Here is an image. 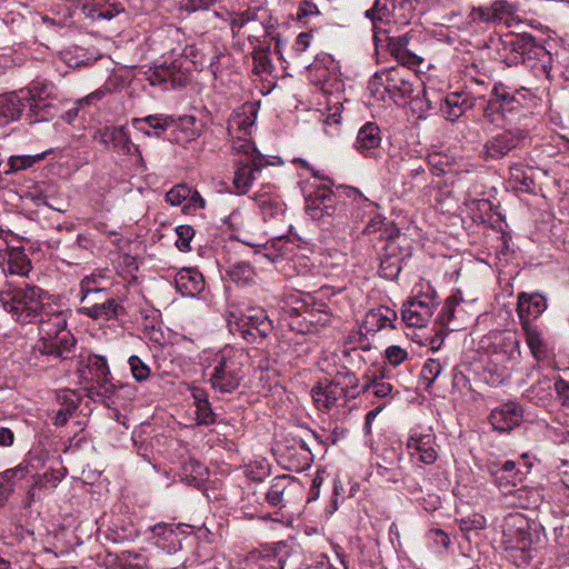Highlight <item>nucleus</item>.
<instances>
[{
  "mask_svg": "<svg viewBox=\"0 0 569 569\" xmlns=\"http://www.w3.org/2000/svg\"><path fill=\"white\" fill-rule=\"evenodd\" d=\"M248 360L243 349L224 347L216 352L207 367L211 388L221 393L238 389L246 377Z\"/></svg>",
  "mask_w": 569,
  "mask_h": 569,
  "instance_id": "obj_1",
  "label": "nucleus"
},
{
  "mask_svg": "<svg viewBox=\"0 0 569 569\" xmlns=\"http://www.w3.org/2000/svg\"><path fill=\"white\" fill-rule=\"evenodd\" d=\"M39 322V351L42 355L59 359H67L76 347V339L67 330V317L62 311L54 310L50 305L46 311L36 319Z\"/></svg>",
  "mask_w": 569,
  "mask_h": 569,
  "instance_id": "obj_2",
  "label": "nucleus"
},
{
  "mask_svg": "<svg viewBox=\"0 0 569 569\" xmlns=\"http://www.w3.org/2000/svg\"><path fill=\"white\" fill-rule=\"evenodd\" d=\"M49 300L50 295L37 286L0 290V306L21 323L36 321L51 305Z\"/></svg>",
  "mask_w": 569,
  "mask_h": 569,
  "instance_id": "obj_3",
  "label": "nucleus"
},
{
  "mask_svg": "<svg viewBox=\"0 0 569 569\" xmlns=\"http://www.w3.org/2000/svg\"><path fill=\"white\" fill-rule=\"evenodd\" d=\"M502 44L505 50L515 54L508 63L528 62L537 77L551 79L552 54L535 37L529 33L513 34L505 39Z\"/></svg>",
  "mask_w": 569,
  "mask_h": 569,
  "instance_id": "obj_4",
  "label": "nucleus"
},
{
  "mask_svg": "<svg viewBox=\"0 0 569 569\" xmlns=\"http://www.w3.org/2000/svg\"><path fill=\"white\" fill-rule=\"evenodd\" d=\"M521 357L520 341L515 335L502 337L493 347L485 367L483 379L492 386L498 387L508 381L511 377L513 366Z\"/></svg>",
  "mask_w": 569,
  "mask_h": 569,
  "instance_id": "obj_5",
  "label": "nucleus"
},
{
  "mask_svg": "<svg viewBox=\"0 0 569 569\" xmlns=\"http://www.w3.org/2000/svg\"><path fill=\"white\" fill-rule=\"evenodd\" d=\"M359 395V379L352 372H338L330 382L318 383L311 389L316 407L323 412H328L341 402L345 405Z\"/></svg>",
  "mask_w": 569,
  "mask_h": 569,
  "instance_id": "obj_6",
  "label": "nucleus"
},
{
  "mask_svg": "<svg viewBox=\"0 0 569 569\" xmlns=\"http://www.w3.org/2000/svg\"><path fill=\"white\" fill-rule=\"evenodd\" d=\"M227 323L231 333H239L249 343L263 340L273 330L272 320L260 307H250L244 312L230 309Z\"/></svg>",
  "mask_w": 569,
  "mask_h": 569,
  "instance_id": "obj_7",
  "label": "nucleus"
},
{
  "mask_svg": "<svg viewBox=\"0 0 569 569\" xmlns=\"http://www.w3.org/2000/svg\"><path fill=\"white\" fill-rule=\"evenodd\" d=\"M485 470L491 476L499 490L513 500L509 502L515 507L527 508L528 491L525 487L517 488L523 480V473L512 460H490L485 465Z\"/></svg>",
  "mask_w": 569,
  "mask_h": 569,
  "instance_id": "obj_8",
  "label": "nucleus"
},
{
  "mask_svg": "<svg viewBox=\"0 0 569 569\" xmlns=\"http://www.w3.org/2000/svg\"><path fill=\"white\" fill-rule=\"evenodd\" d=\"M79 371L82 380L91 383L86 390L87 396L92 400L103 402L116 395L117 386L111 381V372L104 357L90 355L86 370Z\"/></svg>",
  "mask_w": 569,
  "mask_h": 569,
  "instance_id": "obj_9",
  "label": "nucleus"
},
{
  "mask_svg": "<svg viewBox=\"0 0 569 569\" xmlns=\"http://www.w3.org/2000/svg\"><path fill=\"white\" fill-rule=\"evenodd\" d=\"M525 515L511 512L503 518L502 545L507 550L527 551L533 543L532 526Z\"/></svg>",
  "mask_w": 569,
  "mask_h": 569,
  "instance_id": "obj_10",
  "label": "nucleus"
},
{
  "mask_svg": "<svg viewBox=\"0 0 569 569\" xmlns=\"http://www.w3.org/2000/svg\"><path fill=\"white\" fill-rule=\"evenodd\" d=\"M438 299L437 291L430 284H427L426 291H420L403 305L401 310L402 321L408 327H425L438 306Z\"/></svg>",
  "mask_w": 569,
  "mask_h": 569,
  "instance_id": "obj_11",
  "label": "nucleus"
},
{
  "mask_svg": "<svg viewBox=\"0 0 569 569\" xmlns=\"http://www.w3.org/2000/svg\"><path fill=\"white\" fill-rule=\"evenodd\" d=\"M409 239L402 234L390 237L380 256L379 273L382 278L393 280L402 269V263L411 257Z\"/></svg>",
  "mask_w": 569,
  "mask_h": 569,
  "instance_id": "obj_12",
  "label": "nucleus"
},
{
  "mask_svg": "<svg viewBox=\"0 0 569 569\" xmlns=\"http://www.w3.org/2000/svg\"><path fill=\"white\" fill-rule=\"evenodd\" d=\"M518 11L519 6L517 2L493 0L487 4L472 7L468 17L472 22L506 24L510 27Z\"/></svg>",
  "mask_w": 569,
  "mask_h": 569,
  "instance_id": "obj_13",
  "label": "nucleus"
},
{
  "mask_svg": "<svg viewBox=\"0 0 569 569\" xmlns=\"http://www.w3.org/2000/svg\"><path fill=\"white\" fill-rule=\"evenodd\" d=\"M163 63L150 68L147 72V80L151 86H159L163 89H176L184 87L188 82L189 67L170 58Z\"/></svg>",
  "mask_w": 569,
  "mask_h": 569,
  "instance_id": "obj_14",
  "label": "nucleus"
},
{
  "mask_svg": "<svg viewBox=\"0 0 569 569\" xmlns=\"http://www.w3.org/2000/svg\"><path fill=\"white\" fill-rule=\"evenodd\" d=\"M527 90H512L503 83H496L491 90L492 97L483 106V116L493 121V116L501 112L503 116L512 113L522 108V102L518 96L525 97Z\"/></svg>",
  "mask_w": 569,
  "mask_h": 569,
  "instance_id": "obj_15",
  "label": "nucleus"
},
{
  "mask_svg": "<svg viewBox=\"0 0 569 569\" xmlns=\"http://www.w3.org/2000/svg\"><path fill=\"white\" fill-rule=\"evenodd\" d=\"M525 139L526 134L519 129L501 131L486 140L480 158L485 161L500 160L518 149Z\"/></svg>",
  "mask_w": 569,
  "mask_h": 569,
  "instance_id": "obj_16",
  "label": "nucleus"
},
{
  "mask_svg": "<svg viewBox=\"0 0 569 569\" xmlns=\"http://www.w3.org/2000/svg\"><path fill=\"white\" fill-rule=\"evenodd\" d=\"M417 81L418 77L410 68L392 67L387 69L385 90L388 99L398 102V100L410 98Z\"/></svg>",
  "mask_w": 569,
  "mask_h": 569,
  "instance_id": "obj_17",
  "label": "nucleus"
},
{
  "mask_svg": "<svg viewBox=\"0 0 569 569\" xmlns=\"http://www.w3.org/2000/svg\"><path fill=\"white\" fill-rule=\"evenodd\" d=\"M409 457L425 465H432L438 459L436 449V435L428 430L427 432L412 431L406 442Z\"/></svg>",
  "mask_w": 569,
  "mask_h": 569,
  "instance_id": "obj_18",
  "label": "nucleus"
},
{
  "mask_svg": "<svg viewBox=\"0 0 569 569\" xmlns=\"http://www.w3.org/2000/svg\"><path fill=\"white\" fill-rule=\"evenodd\" d=\"M288 555V545L280 541L272 549L250 552L244 560L243 569H284Z\"/></svg>",
  "mask_w": 569,
  "mask_h": 569,
  "instance_id": "obj_19",
  "label": "nucleus"
},
{
  "mask_svg": "<svg viewBox=\"0 0 569 569\" xmlns=\"http://www.w3.org/2000/svg\"><path fill=\"white\" fill-rule=\"evenodd\" d=\"M482 100V96L470 91L450 92L442 100L440 110L451 122L458 120L466 111L473 109Z\"/></svg>",
  "mask_w": 569,
  "mask_h": 569,
  "instance_id": "obj_20",
  "label": "nucleus"
},
{
  "mask_svg": "<svg viewBox=\"0 0 569 569\" xmlns=\"http://www.w3.org/2000/svg\"><path fill=\"white\" fill-rule=\"evenodd\" d=\"M523 419V409L518 402H506L495 408L489 421L495 430L499 432H509L518 427Z\"/></svg>",
  "mask_w": 569,
  "mask_h": 569,
  "instance_id": "obj_21",
  "label": "nucleus"
},
{
  "mask_svg": "<svg viewBox=\"0 0 569 569\" xmlns=\"http://www.w3.org/2000/svg\"><path fill=\"white\" fill-rule=\"evenodd\" d=\"M547 309V299L539 292H521L518 295L517 312L521 327L532 326L531 321L537 319Z\"/></svg>",
  "mask_w": 569,
  "mask_h": 569,
  "instance_id": "obj_22",
  "label": "nucleus"
},
{
  "mask_svg": "<svg viewBox=\"0 0 569 569\" xmlns=\"http://www.w3.org/2000/svg\"><path fill=\"white\" fill-rule=\"evenodd\" d=\"M310 296L302 298L300 293H290L282 300L281 309L290 317H303L306 321L311 323L321 322L326 325L329 321V316L325 313L316 319V309L310 307Z\"/></svg>",
  "mask_w": 569,
  "mask_h": 569,
  "instance_id": "obj_23",
  "label": "nucleus"
},
{
  "mask_svg": "<svg viewBox=\"0 0 569 569\" xmlns=\"http://www.w3.org/2000/svg\"><path fill=\"white\" fill-rule=\"evenodd\" d=\"M263 166V157L251 158L250 161L239 160L232 180L233 193L238 196L246 194L253 180H256V174Z\"/></svg>",
  "mask_w": 569,
  "mask_h": 569,
  "instance_id": "obj_24",
  "label": "nucleus"
},
{
  "mask_svg": "<svg viewBox=\"0 0 569 569\" xmlns=\"http://www.w3.org/2000/svg\"><path fill=\"white\" fill-rule=\"evenodd\" d=\"M258 106L254 102H246L234 110L228 120L230 136H250L257 120Z\"/></svg>",
  "mask_w": 569,
  "mask_h": 569,
  "instance_id": "obj_25",
  "label": "nucleus"
},
{
  "mask_svg": "<svg viewBox=\"0 0 569 569\" xmlns=\"http://www.w3.org/2000/svg\"><path fill=\"white\" fill-rule=\"evenodd\" d=\"M327 62L332 69H336L335 61L329 56H326L310 66V74L312 81L319 86L322 92L332 93L333 90H340L342 83L338 80L336 72L330 71V68L326 66Z\"/></svg>",
  "mask_w": 569,
  "mask_h": 569,
  "instance_id": "obj_26",
  "label": "nucleus"
},
{
  "mask_svg": "<svg viewBox=\"0 0 569 569\" xmlns=\"http://www.w3.org/2000/svg\"><path fill=\"white\" fill-rule=\"evenodd\" d=\"M381 38L382 41H380L379 44L387 41L388 51L401 64V67L412 68L420 64L421 58L408 48L410 41L408 34L391 38L382 32Z\"/></svg>",
  "mask_w": 569,
  "mask_h": 569,
  "instance_id": "obj_27",
  "label": "nucleus"
},
{
  "mask_svg": "<svg viewBox=\"0 0 569 569\" xmlns=\"http://www.w3.org/2000/svg\"><path fill=\"white\" fill-rule=\"evenodd\" d=\"M381 130L376 122H366L359 130L353 143L355 149L365 157H376L381 144Z\"/></svg>",
  "mask_w": 569,
  "mask_h": 569,
  "instance_id": "obj_28",
  "label": "nucleus"
},
{
  "mask_svg": "<svg viewBox=\"0 0 569 569\" xmlns=\"http://www.w3.org/2000/svg\"><path fill=\"white\" fill-rule=\"evenodd\" d=\"M27 96L28 93H20V91L0 94V127L21 118L27 110Z\"/></svg>",
  "mask_w": 569,
  "mask_h": 569,
  "instance_id": "obj_29",
  "label": "nucleus"
},
{
  "mask_svg": "<svg viewBox=\"0 0 569 569\" xmlns=\"http://www.w3.org/2000/svg\"><path fill=\"white\" fill-rule=\"evenodd\" d=\"M307 202L308 211L313 219L331 217L337 211V194L327 188H319Z\"/></svg>",
  "mask_w": 569,
  "mask_h": 569,
  "instance_id": "obj_30",
  "label": "nucleus"
},
{
  "mask_svg": "<svg viewBox=\"0 0 569 569\" xmlns=\"http://www.w3.org/2000/svg\"><path fill=\"white\" fill-rule=\"evenodd\" d=\"M395 16V4L391 0H375L373 6L365 12V17L372 22L373 41L376 48L382 41V30L378 22H389Z\"/></svg>",
  "mask_w": 569,
  "mask_h": 569,
  "instance_id": "obj_31",
  "label": "nucleus"
},
{
  "mask_svg": "<svg viewBox=\"0 0 569 569\" xmlns=\"http://www.w3.org/2000/svg\"><path fill=\"white\" fill-rule=\"evenodd\" d=\"M153 533L154 545L164 552L171 555L181 549L178 528L173 525L160 522L150 527Z\"/></svg>",
  "mask_w": 569,
  "mask_h": 569,
  "instance_id": "obj_32",
  "label": "nucleus"
},
{
  "mask_svg": "<svg viewBox=\"0 0 569 569\" xmlns=\"http://www.w3.org/2000/svg\"><path fill=\"white\" fill-rule=\"evenodd\" d=\"M397 312L393 309L387 306H379L366 313L363 327L367 332L376 333L386 328H395Z\"/></svg>",
  "mask_w": 569,
  "mask_h": 569,
  "instance_id": "obj_33",
  "label": "nucleus"
},
{
  "mask_svg": "<svg viewBox=\"0 0 569 569\" xmlns=\"http://www.w3.org/2000/svg\"><path fill=\"white\" fill-rule=\"evenodd\" d=\"M101 142L106 146L111 144L112 148L124 154H130L132 149L138 151L130 139L129 132L126 127H107L100 132Z\"/></svg>",
  "mask_w": 569,
  "mask_h": 569,
  "instance_id": "obj_34",
  "label": "nucleus"
},
{
  "mask_svg": "<svg viewBox=\"0 0 569 569\" xmlns=\"http://www.w3.org/2000/svg\"><path fill=\"white\" fill-rule=\"evenodd\" d=\"M177 290L182 296L194 297L204 288L203 276L192 268L181 269L174 278Z\"/></svg>",
  "mask_w": 569,
  "mask_h": 569,
  "instance_id": "obj_35",
  "label": "nucleus"
},
{
  "mask_svg": "<svg viewBox=\"0 0 569 569\" xmlns=\"http://www.w3.org/2000/svg\"><path fill=\"white\" fill-rule=\"evenodd\" d=\"M80 396L70 389H62L57 392V402L60 405L59 410L53 418V425L57 427L64 426L69 418L74 413L80 405Z\"/></svg>",
  "mask_w": 569,
  "mask_h": 569,
  "instance_id": "obj_36",
  "label": "nucleus"
},
{
  "mask_svg": "<svg viewBox=\"0 0 569 569\" xmlns=\"http://www.w3.org/2000/svg\"><path fill=\"white\" fill-rule=\"evenodd\" d=\"M522 330L531 356L538 362L548 361L552 356V350L543 338L541 331L536 326H527L523 327Z\"/></svg>",
  "mask_w": 569,
  "mask_h": 569,
  "instance_id": "obj_37",
  "label": "nucleus"
},
{
  "mask_svg": "<svg viewBox=\"0 0 569 569\" xmlns=\"http://www.w3.org/2000/svg\"><path fill=\"white\" fill-rule=\"evenodd\" d=\"M252 200L259 207L260 213L264 220L277 218L284 212L281 199L269 190H259L254 193Z\"/></svg>",
  "mask_w": 569,
  "mask_h": 569,
  "instance_id": "obj_38",
  "label": "nucleus"
},
{
  "mask_svg": "<svg viewBox=\"0 0 569 569\" xmlns=\"http://www.w3.org/2000/svg\"><path fill=\"white\" fill-rule=\"evenodd\" d=\"M80 311L93 319H110L121 313L123 311V307L114 299H106L102 302L96 301L90 306H84Z\"/></svg>",
  "mask_w": 569,
  "mask_h": 569,
  "instance_id": "obj_39",
  "label": "nucleus"
},
{
  "mask_svg": "<svg viewBox=\"0 0 569 569\" xmlns=\"http://www.w3.org/2000/svg\"><path fill=\"white\" fill-rule=\"evenodd\" d=\"M180 477L187 485L200 488L208 479V469L201 462L190 459L181 466Z\"/></svg>",
  "mask_w": 569,
  "mask_h": 569,
  "instance_id": "obj_40",
  "label": "nucleus"
},
{
  "mask_svg": "<svg viewBox=\"0 0 569 569\" xmlns=\"http://www.w3.org/2000/svg\"><path fill=\"white\" fill-rule=\"evenodd\" d=\"M170 119L163 114H151L144 118H134L133 127L146 136H151L149 129L154 130V136L159 137L170 124Z\"/></svg>",
  "mask_w": 569,
  "mask_h": 569,
  "instance_id": "obj_41",
  "label": "nucleus"
},
{
  "mask_svg": "<svg viewBox=\"0 0 569 569\" xmlns=\"http://www.w3.org/2000/svg\"><path fill=\"white\" fill-rule=\"evenodd\" d=\"M291 485L289 476H280L272 479L271 485L266 492V501L271 507H284V495Z\"/></svg>",
  "mask_w": 569,
  "mask_h": 569,
  "instance_id": "obj_42",
  "label": "nucleus"
},
{
  "mask_svg": "<svg viewBox=\"0 0 569 569\" xmlns=\"http://www.w3.org/2000/svg\"><path fill=\"white\" fill-rule=\"evenodd\" d=\"M56 100L57 99L29 100L27 116L30 118L34 117V121H48L52 119L57 112Z\"/></svg>",
  "mask_w": 569,
  "mask_h": 569,
  "instance_id": "obj_43",
  "label": "nucleus"
},
{
  "mask_svg": "<svg viewBox=\"0 0 569 569\" xmlns=\"http://www.w3.org/2000/svg\"><path fill=\"white\" fill-rule=\"evenodd\" d=\"M170 58H174L178 60V62L183 63V66H188L189 70L191 67L199 69L203 66L202 49L198 48L196 44H186L184 48L179 52L177 49H172L170 52Z\"/></svg>",
  "mask_w": 569,
  "mask_h": 569,
  "instance_id": "obj_44",
  "label": "nucleus"
},
{
  "mask_svg": "<svg viewBox=\"0 0 569 569\" xmlns=\"http://www.w3.org/2000/svg\"><path fill=\"white\" fill-rule=\"evenodd\" d=\"M227 273L230 280L239 286H249L254 282L256 278L253 267L246 261L234 262Z\"/></svg>",
  "mask_w": 569,
  "mask_h": 569,
  "instance_id": "obj_45",
  "label": "nucleus"
},
{
  "mask_svg": "<svg viewBox=\"0 0 569 569\" xmlns=\"http://www.w3.org/2000/svg\"><path fill=\"white\" fill-rule=\"evenodd\" d=\"M458 305L459 299L457 296H450L446 299L442 309L437 317V322L441 328L447 329L448 331H456L460 329L458 325H455V312Z\"/></svg>",
  "mask_w": 569,
  "mask_h": 569,
  "instance_id": "obj_46",
  "label": "nucleus"
},
{
  "mask_svg": "<svg viewBox=\"0 0 569 569\" xmlns=\"http://www.w3.org/2000/svg\"><path fill=\"white\" fill-rule=\"evenodd\" d=\"M122 9H119L117 4L104 7L98 3H84L82 6L83 14L91 20H111L116 17Z\"/></svg>",
  "mask_w": 569,
  "mask_h": 569,
  "instance_id": "obj_47",
  "label": "nucleus"
},
{
  "mask_svg": "<svg viewBox=\"0 0 569 569\" xmlns=\"http://www.w3.org/2000/svg\"><path fill=\"white\" fill-rule=\"evenodd\" d=\"M20 93H28L26 106L29 100L57 99L54 86L47 81H33L30 88L20 90Z\"/></svg>",
  "mask_w": 569,
  "mask_h": 569,
  "instance_id": "obj_48",
  "label": "nucleus"
},
{
  "mask_svg": "<svg viewBox=\"0 0 569 569\" xmlns=\"http://www.w3.org/2000/svg\"><path fill=\"white\" fill-rule=\"evenodd\" d=\"M510 181L513 183L515 188L525 191L532 192L535 189L533 179L527 174V171L522 164H513L509 169Z\"/></svg>",
  "mask_w": 569,
  "mask_h": 569,
  "instance_id": "obj_49",
  "label": "nucleus"
},
{
  "mask_svg": "<svg viewBox=\"0 0 569 569\" xmlns=\"http://www.w3.org/2000/svg\"><path fill=\"white\" fill-rule=\"evenodd\" d=\"M6 260L10 273L24 276L30 270V261L22 251H11Z\"/></svg>",
  "mask_w": 569,
  "mask_h": 569,
  "instance_id": "obj_50",
  "label": "nucleus"
},
{
  "mask_svg": "<svg viewBox=\"0 0 569 569\" xmlns=\"http://www.w3.org/2000/svg\"><path fill=\"white\" fill-rule=\"evenodd\" d=\"M232 137V150L236 153L243 154V161H250L251 158L262 157L260 153H258L254 143L250 139H248L247 136L238 134Z\"/></svg>",
  "mask_w": 569,
  "mask_h": 569,
  "instance_id": "obj_51",
  "label": "nucleus"
},
{
  "mask_svg": "<svg viewBox=\"0 0 569 569\" xmlns=\"http://www.w3.org/2000/svg\"><path fill=\"white\" fill-rule=\"evenodd\" d=\"M442 372V365L437 359H428L421 369V380L425 383L426 389H429L436 379Z\"/></svg>",
  "mask_w": 569,
  "mask_h": 569,
  "instance_id": "obj_52",
  "label": "nucleus"
},
{
  "mask_svg": "<svg viewBox=\"0 0 569 569\" xmlns=\"http://www.w3.org/2000/svg\"><path fill=\"white\" fill-rule=\"evenodd\" d=\"M386 76L387 69L376 72L368 83L370 94L380 101H387L388 99L387 91L385 90Z\"/></svg>",
  "mask_w": 569,
  "mask_h": 569,
  "instance_id": "obj_53",
  "label": "nucleus"
},
{
  "mask_svg": "<svg viewBox=\"0 0 569 569\" xmlns=\"http://www.w3.org/2000/svg\"><path fill=\"white\" fill-rule=\"evenodd\" d=\"M192 196V189L187 184H177L166 193V200L171 206H180Z\"/></svg>",
  "mask_w": 569,
  "mask_h": 569,
  "instance_id": "obj_54",
  "label": "nucleus"
},
{
  "mask_svg": "<svg viewBox=\"0 0 569 569\" xmlns=\"http://www.w3.org/2000/svg\"><path fill=\"white\" fill-rule=\"evenodd\" d=\"M176 246L182 252H188L191 250L190 242L194 237V230L192 227L182 224L176 228Z\"/></svg>",
  "mask_w": 569,
  "mask_h": 569,
  "instance_id": "obj_55",
  "label": "nucleus"
},
{
  "mask_svg": "<svg viewBox=\"0 0 569 569\" xmlns=\"http://www.w3.org/2000/svg\"><path fill=\"white\" fill-rule=\"evenodd\" d=\"M341 123L340 107L330 108V113L323 121V131L330 137L339 134Z\"/></svg>",
  "mask_w": 569,
  "mask_h": 569,
  "instance_id": "obj_56",
  "label": "nucleus"
},
{
  "mask_svg": "<svg viewBox=\"0 0 569 569\" xmlns=\"http://www.w3.org/2000/svg\"><path fill=\"white\" fill-rule=\"evenodd\" d=\"M253 64L257 73H271L273 66L266 50L261 48H254L253 50Z\"/></svg>",
  "mask_w": 569,
  "mask_h": 569,
  "instance_id": "obj_57",
  "label": "nucleus"
},
{
  "mask_svg": "<svg viewBox=\"0 0 569 569\" xmlns=\"http://www.w3.org/2000/svg\"><path fill=\"white\" fill-rule=\"evenodd\" d=\"M555 540L559 555L569 562V526L555 528Z\"/></svg>",
  "mask_w": 569,
  "mask_h": 569,
  "instance_id": "obj_58",
  "label": "nucleus"
},
{
  "mask_svg": "<svg viewBox=\"0 0 569 569\" xmlns=\"http://www.w3.org/2000/svg\"><path fill=\"white\" fill-rule=\"evenodd\" d=\"M132 377L141 382L149 378L150 368L138 356H131L128 360Z\"/></svg>",
  "mask_w": 569,
  "mask_h": 569,
  "instance_id": "obj_59",
  "label": "nucleus"
},
{
  "mask_svg": "<svg viewBox=\"0 0 569 569\" xmlns=\"http://www.w3.org/2000/svg\"><path fill=\"white\" fill-rule=\"evenodd\" d=\"M97 278L91 277H84L80 282V295H81V302H90V297L92 295H101L104 293V290L100 289L96 284Z\"/></svg>",
  "mask_w": 569,
  "mask_h": 569,
  "instance_id": "obj_60",
  "label": "nucleus"
},
{
  "mask_svg": "<svg viewBox=\"0 0 569 569\" xmlns=\"http://www.w3.org/2000/svg\"><path fill=\"white\" fill-rule=\"evenodd\" d=\"M372 390V393L378 398H385L392 391V386L381 379H373L369 383L365 385L361 391Z\"/></svg>",
  "mask_w": 569,
  "mask_h": 569,
  "instance_id": "obj_61",
  "label": "nucleus"
},
{
  "mask_svg": "<svg viewBox=\"0 0 569 569\" xmlns=\"http://www.w3.org/2000/svg\"><path fill=\"white\" fill-rule=\"evenodd\" d=\"M487 521L482 515L473 513L460 519V529L462 531L481 530L486 528Z\"/></svg>",
  "mask_w": 569,
  "mask_h": 569,
  "instance_id": "obj_62",
  "label": "nucleus"
},
{
  "mask_svg": "<svg viewBox=\"0 0 569 569\" xmlns=\"http://www.w3.org/2000/svg\"><path fill=\"white\" fill-rule=\"evenodd\" d=\"M551 379L548 377H542L539 379L535 385H532L528 389V395L532 399L538 397L539 399H542L545 396L549 395V390L551 389Z\"/></svg>",
  "mask_w": 569,
  "mask_h": 569,
  "instance_id": "obj_63",
  "label": "nucleus"
},
{
  "mask_svg": "<svg viewBox=\"0 0 569 569\" xmlns=\"http://www.w3.org/2000/svg\"><path fill=\"white\" fill-rule=\"evenodd\" d=\"M553 389L560 403L569 408V381L557 377L553 381Z\"/></svg>",
  "mask_w": 569,
  "mask_h": 569,
  "instance_id": "obj_64",
  "label": "nucleus"
}]
</instances>
